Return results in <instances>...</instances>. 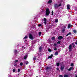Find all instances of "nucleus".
<instances>
[{
    "mask_svg": "<svg viewBox=\"0 0 77 77\" xmlns=\"http://www.w3.org/2000/svg\"><path fill=\"white\" fill-rule=\"evenodd\" d=\"M50 13V9L49 8H47L46 10V15L47 16H48Z\"/></svg>",
    "mask_w": 77,
    "mask_h": 77,
    "instance_id": "obj_1",
    "label": "nucleus"
},
{
    "mask_svg": "<svg viewBox=\"0 0 77 77\" xmlns=\"http://www.w3.org/2000/svg\"><path fill=\"white\" fill-rule=\"evenodd\" d=\"M51 69V67H48L47 66L46 67V70L47 72H50V69Z\"/></svg>",
    "mask_w": 77,
    "mask_h": 77,
    "instance_id": "obj_2",
    "label": "nucleus"
},
{
    "mask_svg": "<svg viewBox=\"0 0 77 77\" xmlns=\"http://www.w3.org/2000/svg\"><path fill=\"white\" fill-rule=\"evenodd\" d=\"M29 38L30 39H31V40H33V36H32V34L31 33L29 34Z\"/></svg>",
    "mask_w": 77,
    "mask_h": 77,
    "instance_id": "obj_3",
    "label": "nucleus"
},
{
    "mask_svg": "<svg viewBox=\"0 0 77 77\" xmlns=\"http://www.w3.org/2000/svg\"><path fill=\"white\" fill-rule=\"evenodd\" d=\"M54 46L55 47V48L54 49V50H57V48H56L57 47V43H54L53 44Z\"/></svg>",
    "mask_w": 77,
    "mask_h": 77,
    "instance_id": "obj_4",
    "label": "nucleus"
},
{
    "mask_svg": "<svg viewBox=\"0 0 77 77\" xmlns=\"http://www.w3.org/2000/svg\"><path fill=\"white\" fill-rule=\"evenodd\" d=\"M54 8H55L56 9H57L59 7L58 5H57V4H55L54 5Z\"/></svg>",
    "mask_w": 77,
    "mask_h": 77,
    "instance_id": "obj_5",
    "label": "nucleus"
},
{
    "mask_svg": "<svg viewBox=\"0 0 77 77\" xmlns=\"http://www.w3.org/2000/svg\"><path fill=\"white\" fill-rule=\"evenodd\" d=\"M14 53L15 55H17V54H18V51H17V50H14Z\"/></svg>",
    "mask_w": 77,
    "mask_h": 77,
    "instance_id": "obj_6",
    "label": "nucleus"
},
{
    "mask_svg": "<svg viewBox=\"0 0 77 77\" xmlns=\"http://www.w3.org/2000/svg\"><path fill=\"white\" fill-rule=\"evenodd\" d=\"M53 54H51V56H49V57H48V59H51V58L53 57Z\"/></svg>",
    "mask_w": 77,
    "mask_h": 77,
    "instance_id": "obj_7",
    "label": "nucleus"
},
{
    "mask_svg": "<svg viewBox=\"0 0 77 77\" xmlns=\"http://www.w3.org/2000/svg\"><path fill=\"white\" fill-rule=\"evenodd\" d=\"M72 25H71V24L69 23L68 24V29H70V27H71Z\"/></svg>",
    "mask_w": 77,
    "mask_h": 77,
    "instance_id": "obj_8",
    "label": "nucleus"
},
{
    "mask_svg": "<svg viewBox=\"0 0 77 77\" xmlns=\"http://www.w3.org/2000/svg\"><path fill=\"white\" fill-rule=\"evenodd\" d=\"M53 2V1L52 0H49L48 2V4H50V3H51Z\"/></svg>",
    "mask_w": 77,
    "mask_h": 77,
    "instance_id": "obj_9",
    "label": "nucleus"
},
{
    "mask_svg": "<svg viewBox=\"0 0 77 77\" xmlns=\"http://www.w3.org/2000/svg\"><path fill=\"white\" fill-rule=\"evenodd\" d=\"M63 37L61 36H60L58 37V39H59V40H61L62 39H63Z\"/></svg>",
    "mask_w": 77,
    "mask_h": 77,
    "instance_id": "obj_10",
    "label": "nucleus"
},
{
    "mask_svg": "<svg viewBox=\"0 0 77 77\" xmlns=\"http://www.w3.org/2000/svg\"><path fill=\"white\" fill-rule=\"evenodd\" d=\"M69 7H70V5H67V9H68L69 10L70 9V8H69Z\"/></svg>",
    "mask_w": 77,
    "mask_h": 77,
    "instance_id": "obj_11",
    "label": "nucleus"
},
{
    "mask_svg": "<svg viewBox=\"0 0 77 77\" xmlns=\"http://www.w3.org/2000/svg\"><path fill=\"white\" fill-rule=\"evenodd\" d=\"M64 68H65V66H63V67L62 66L61 67L60 69H61V71H63V70Z\"/></svg>",
    "mask_w": 77,
    "mask_h": 77,
    "instance_id": "obj_12",
    "label": "nucleus"
},
{
    "mask_svg": "<svg viewBox=\"0 0 77 77\" xmlns=\"http://www.w3.org/2000/svg\"><path fill=\"white\" fill-rule=\"evenodd\" d=\"M73 68V67H71L70 68H69V69H68V70L69 71H70L72 70V69Z\"/></svg>",
    "mask_w": 77,
    "mask_h": 77,
    "instance_id": "obj_13",
    "label": "nucleus"
},
{
    "mask_svg": "<svg viewBox=\"0 0 77 77\" xmlns=\"http://www.w3.org/2000/svg\"><path fill=\"white\" fill-rule=\"evenodd\" d=\"M69 49H71L72 48V45H69Z\"/></svg>",
    "mask_w": 77,
    "mask_h": 77,
    "instance_id": "obj_14",
    "label": "nucleus"
},
{
    "mask_svg": "<svg viewBox=\"0 0 77 77\" xmlns=\"http://www.w3.org/2000/svg\"><path fill=\"white\" fill-rule=\"evenodd\" d=\"M65 31V29H63L62 30H61V32L62 33H64V32Z\"/></svg>",
    "mask_w": 77,
    "mask_h": 77,
    "instance_id": "obj_15",
    "label": "nucleus"
},
{
    "mask_svg": "<svg viewBox=\"0 0 77 77\" xmlns=\"http://www.w3.org/2000/svg\"><path fill=\"white\" fill-rule=\"evenodd\" d=\"M59 53L58 52H56L55 53L54 55L55 56H57V55H58V54Z\"/></svg>",
    "mask_w": 77,
    "mask_h": 77,
    "instance_id": "obj_16",
    "label": "nucleus"
},
{
    "mask_svg": "<svg viewBox=\"0 0 77 77\" xmlns=\"http://www.w3.org/2000/svg\"><path fill=\"white\" fill-rule=\"evenodd\" d=\"M28 36L27 35H25V36L23 38V39H27L28 38Z\"/></svg>",
    "mask_w": 77,
    "mask_h": 77,
    "instance_id": "obj_17",
    "label": "nucleus"
},
{
    "mask_svg": "<svg viewBox=\"0 0 77 77\" xmlns=\"http://www.w3.org/2000/svg\"><path fill=\"white\" fill-rule=\"evenodd\" d=\"M27 55H25L24 56V59L25 60H26V59H27Z\"/></svg>",
    "mask_w": 77,
    "mask_h": 77,
    "instance_id": "obj_18",
    "label": "nucleus"
},
{
    "mask_svg": "<svg viewBox=\"0 0 77 77\" xmlns=\"http://www.w3.org/2000/svg\"><path fill=\"white\" fill-rule=\"evenodd\" d=\"M59 65H60V63H57V66H59Z\"/></svg>",
    "mask_w": 77,
    "mask_h": 77,
    "instance_id": "obj_19",
    "label": "nucleus"
},
{
    "mask_svg": "<svg viewBox=\"0 0 77 77\" xmlns=\"http://www.w3.org/2000/svg\"><path fill=\"white\" fill-rule=\"evenodd\" d=\"M55 21L56 23H58V19H57L55 20Z\"/></svg>",
    "mask_w": 77,
    "mask_h": 77,
    "instance_id": "obj_20",
    "label": "nucleus"
},
{
    "mask_svg": "<svg viewBox=\"0 0 77 77\" xmlns=\"http://www.w3.org/2000/svg\"><path fill=\"white\" fill-rule=\"evenodd\" d=\"M73 32H74V33H77V31L75 30H73Z\"/></svg>",
    "mask_w": 77,
    "mask_h": 77,
    "instance_id": "obj_21",
    "label": "nucleus"
},
{
    "mask_svg": "<svg viewBox=\"0 0 77 77\" xmlns=\"http://www.w3.org/2000/svg\"><path fill=\"white\" fill-rule=\"evenodd\" d=\"M64 77H68V75H64Z\"/></svg>",
    "mask_w": 77,
    "mask_h": 77,
    "instance_id": "obj_22",
    "label": "nucleus"
},
{
    "mask_svg": "<svg viewBox=\"0 0 77 77\" xmlns=\"http://www.w3.org/2000/svg\"><path fill=\"white\" fill-rule=\"evenodd\" d=\"M16 69H13V72H15V71H16Z\"/></svg>",
    "mask_w": 77,
    "mask_h": 77,
    "instance_id": "obj_23",
    "label": "nucleus"
},
{
    "mask_svg": "<svg viewBox=\"0 0 77 77\" xmlns=\"http://www.w3.org/2000/svg\"><path fill=\"white\" fill-rule=\"evenodd\" d=\"M41 33H42V32H39L38 34H39V36H40V35H41Z\"/></svg>",
    "mask_w": 77,
    "mask_h": 77,
    "instance_id": "obj_24",
    "label": "nucleus"
},
{
    "mask_svg": "<svg viewBox=\"0 0 77 77\" xmlns=\"http://www.w3.org/2000/svg\"><path fill=\"white\" fill-rule=\"evenodd\" d=\"M60 42H61V41H58L57 42V44H60Z\"/></svg>",
    "mask_w": 77,
    "mask_h": 77,
    "instance_id": "obj_25",
    "label": "nucleus"
},
{
    "mask_svg": "<svg viewBox=\"0 0 77 77\" xmlns=\"http://www.w3.org/2000/svg\"><path fill=\"white\" fill-rule=\"evenodd\" d=\"M58 7H59V6H62V4L61 3H60L59 4V5H58Z\"/></svg>",
    "mask_w": 77,
    "mask_h": 77,
    "instance_id": "obj_26",
    "label": "nucleus"
},
{
    "mask_svg": "<svg viewBox=\"0 0 77 77\" xmlns=\"http://www.w3.org/2000/svg\"><path fill=\"white\" fill-rule=\"evenodd\" d=\"M43 20L44 21H47V19L45 18H44Z\"/></svg>",
    "mask_w": 77,
    "mask_h": 77,
    "instance_id": "obj_27",
    "label": "nucleus"
},
{
    "mask_svg": "<svg viewBox=\"0 0 77 77\" xmlns=\"http://www.w3.org/2000/svg\"><path fill=\"white\" fill-rule=\"evenodd\" d=\"M48 51H49V52H51V50L50 48H49L48 49Z\"/></svg>",
    "mask_w": 77,
    "mask_h": 77,
    "instance_id": "obj_28",
    "label": "nucleus"
},
{
    "mask_svg": "<svg viewBox=\"0 0 77 77\" xmlns=\"http://www.w3.org/2000/svg\"><path fill=\"white\" fill-rule=\"evenodd\" d=\"M21 71V70L20 69H18L17 72H20V71Z\"/></svg>",
    "mask_w": 77,
    "mask_h": 77,
    "instance_id": "obj_29",
    "label": "nucleus"
},
{
    "mask_svg": "<svg viewBox=\"0 0 77 77\" xmlns=\"http://www.w3.org/2000/svg\"><path fill=\"white\" fill-rule=\"evenodd\" d=\"M52 40H54L55 39V37H52Z\"/></svg>",
    "mask_w": 77,
    "mask_h": 77,
    "instance_id": "obj_30",
    "label": "nucleus"
},
{
    "mask_svg": "<svg viewBox=\"0 0 77 77\" xmlns=\"http://www.w3.org/2000/svg\"><path fill=\"white\" fill-rule=\"evenodd\" d=\"M23 65V63H20V66H22Z\"/></svg>",
    "mask_w": 77,
    "mask_h": 77,
    "instance_id": "obj_31",
    "label": "nucleus"
},
{
    "mask_svg": "<svg viewBox=\"0 0 77 77\" xmlns=\"http://www.w3.org/2000/svg\"><path fill=\"white\" fill-rule=\"evenodd\" d=\"M71 66H74V64L72 63H71Z\"/></svg>",
    "mask_w": 77,
    "mask_h": 77,
    "instance_id": "obj_32",
    "label": "nucleus"
},
{
    "mask_svg": "<svg viewBox=\"0 0 77 77\" xmlns=\"http://www.w3.org/2000/svg\"><path fill=\"white\" fill-rule=\"evenodd\" d=\"M28 63H29V62H28V61H26V64L27 65V64H28Z\"/></svg>",
    "mask_w": 77,
    "mask_h": 77,
    "instance_id": "obj_33",
    "label": "nucleus"
},
{
    "mask_svg": "<svg viewBox=\"0 0 77 77\" xmlns=\"http://www.w3.org/2000/svg\"><path fill=\"white\" fill-rule=\"evenodd\" d=\"M42 26V25H41V24H39L38 25V27H41V26Z\"/></svg>",
    "mask_w": 77,
    "mask_h": 77,
    "instance_id": "obj_34",
    "label": "nucleus"
},
{
    "mask_svg": "<svg viewBox=\"0 0 77 77\" xmlns=\"http://www.w3.org/2000/svg\"><path fill=\"white\" fill-rule=\"evenodd\" d=\"M54 13V12H53V11H52V14L51 15H53V13Z\"/></svg>",
    "mask_w": 77,
    "mask_h": 77,
    "instance_id": "obj_35",
    "label": "nucleus"
},
{
    "mask_svg": "<svg viewBox=\"0 0 77 77\" xmlns=\"http://www.w3.org/2000/svg\"><path fill=\"white\" fill-rule=\"evenodd\" d=\"M36 59V57H35L34 58H33V60H34Z\"/></svg>",
    "mask_w": 77,
    "mask_h": 77,
    "instance_id": "obj_36",
    "label": "nucleus"
},
{
    "mask_svg": "<svg viewBox=\"0 0 77 77\" xmlns=\"http://www.w3.org/2000/svg\"><path fill=\"white\" fill-rule=\"evenodd\" d=\"M56 69L57 70V71H59V69L58 67H57L56 68Z\"/></svg>",
    "mask_w": 77,
    "mask_h": 77,
    "instance_id": "obj_37",
    "label": "nucleus"
},
{
    "mask_svg": "<svg viewBox=\"0 0 77 77\" xmlns=\"http://www.w3.org/2000/svg\"><path fill=\"white\" fill-rule=\"evenodd\" d=\"M68 34L69 35H71V32H69Z\"/></svg>",
    "mask_w": 77,
    "mask_h": 77,
    "instance_id": "obj_38",
    "label": "nucleus"
},
{
    "mask_svg": "<svg viewBox=\"0 0 77 77\" xmlns=\"http://www.w3.org/2000/svg\"><path fill=\"white\" fill-rule=\"evenodd\" d=\"M59 77H63V76L62 75H60L59 76Z\"/></svg>",
    "mask_w": 77,
    "mask_h": 77,
    "instance_id": "obj_39",
    "label": "nucleus"
},
{
    "mask_svg": "<svg viewBox=\"0 0 77 77\" xmlns=\"http://www.w3.org/2000/svg\"><path fill=\"white\" fill-rule=\"evenodd\" d=\"M66 27L65 26H63V28H64V29H66Z\"/></svg>",
    "mask_w": 77,
    "mask_h": 77,
    "instance_id": "obj_40",
    "label": "nucleus"
},
{
    "mask_svg": "<svg viewBox=\"0 0 77 77\" xmlns=\"http://www.w3.org/2000/svg\"><path fill=\"white\" fill-rule=\"evenodd\" d=\"M18 62V60H16L15 61V62Z\"/></svg>",
    "mask_w": 77,
    "mask_h": 77,
    "instance_id": "obj_41",
    "label": "nucleus"
},
{
    "mask_svg": "<svg viewBox=\"0 0 77 77\" xmlns=\"http://www.w3.org/2000/svg\"><path fill=\"white\" fill-rule=\"evenodd\" d=\"M42 47H40L39 48V50H42Z\"/></svg>",
    "mask_w": 77,
    "mask_h": 77,
    "instance_id": "obj_42",
    "label": "nucleus"
},
{
    "mask_svg": "<svg viewBox=\"0 0 77 77\" xmlns=\"http://www.w3.org/2000/svg\"><path fill=\"white\" fill-rule=\"evenodd\" d=\"M27 41L26 40H25V41H24V42H25V43H26V42H27Z\"/></svg>",
    "mask_w": 77,
    "mask_h": 77,
    "instance_id": "obj_43",
    "label": "nucleus"
},
{
    "mask_svg": "<svg viewBox=\"0 0 77 77\" xmlns=\"http://www.w3.org/2000/svg\"><path fill=\"white\" fill-rule=\"evenodd\" d=\"M72 51V50H71V49H69V52H71Z\"/></svg>",
    "mask_w": 77,
    "mask_h": 77,
    "instance_id": "obj_44",
    "label": "nucleus"
},
{
    "mask_svg": "<svg viewBox=\"0 0 77 77\" xmlns=\"http://www.w3.org/2000/svg\"><path fill=\"white\" fill-rule=\"evenodd\" d=\"M14 65V66H17V64H15V65Z\"/></svg>",
    "mask_w": 77,
    "mask_h": 77,
    "instance_id": "obj_45",
    "label": "nucleus"
},
{
    "mask_svg": "<svg viewBox=\"0 0 77 77\" xmlns=\"http://www.w3.org/2000/svg\"><path fill=\"white\" fill-rule=\"evenodd\" d=\"M44 23H45V24H46V21H44Z\"/></svg>",
    "mask_w": 77,
    "mask_h": 77,
    "instance_id": "obj_46",
    "label": "nucleus"
},
{
    "mask_svg": "<svg viewBox=\"0 0 77 77\" xmlns=\"http://www.w3.org/2000/svg\"><path fill=\"white\" fill-rule=\"evenodd\" d=\"M73 47H74V48H75V45H73L72 46Z\"/></svg>",
    "mask_w": 77,
    "mask_h": 77,
    "instance_id": "obj_47",
    "label": "nucleus"
},
{
    "mask_svg": "<svg viewBox=\"0 0 77 77\" xmlns=\"http://www.w3.org/2000/svg\"><path fill=\"white\" fill-rule=\"evenodd\" d=\"M39 51H40V52H41V49H39Z\"/></svg>",
    "mask_w": 77,
    "mask_h": 77,
    "instance_id": "obj_48",
    "label": "nucleus"
},
{
    "mask_svg": "<svg viewBox=\"0 0 77 77\" xmlns=\"http://www.w3.org/2000/svg\"><path fill=\"white\" fill-rule=\"evenodd\" d=\"M74 43H72V45H74Z\"/></svg>",
    "mask_w": 77,
    "mask_h": 77,
    "instance_id": "obj_49",
    "label": "nucleus"
},
{
    "mask_svg": "<svg viewBox=\"0 0 77 77\" xmlns=\"http://www.w3.org/2000/svg\"><path fill=\"white\" fill-rule=\"evenodd\" d=\"M68 34H67L66 35V36H68Z\"/></svg>",
    "mask_w": 77,
    "mask_h": 77,
    "instance_id": "obj_50",
    "label": "nucleus"
},
{
    "mask_svg": "<svg viewBox=\"0 0 77 77\" xmlns=\"http://www.w3.org/2000/svg\"><path fill=\"white\" fill-rule=\"evenodd\" d=\"M75 77H77V75H76Z\"/></svg>",
    "mask_w": 77,
    "mask_h": 77,
    "instance_id": "obj_51",
    "label": "nucleus"
},
{
    "mask_svg": "<svg viewBox=\"0 0 77 77\" xmlns=\"http://www.w3.org/2000/svg\"><path fill=\"white\" fill-rule=\"evenodd\" d=\"M22 48H23V46H22Z\"/></svg>",
    "mask_w": 77,
    "mask_h": 77,
    "instance_id": "obj_52",
    "label": "nucleus"
},
{
    "mask_svg": "<svg viewBox=\"0 0 77 77\" xmlns=\"http://www.w3.org/2000/svg\"><path fill=\"white\" fill-rule=\"evenodd\" d=\"M34 41H35V40H34Z\"/></svg>",
    "mask_w": 77,
    "mask_h": 77,
    "instance_id": "obj_53",
    "label": "nucleus"
},
{
    "mask_svg": "<svg viewBox=\"0 0 77 77\" xmlns=\"http://www.w3.org/2000/svg\"><path fill=\"white\" fill-rule=\"evenodd\" d=\"M46 77H47L46 76Z\"/></svg>",
    "mask_w": 77,
    "mask_h": 77,
    "instance_id": "obj_54",
    "label": "nucleus"
}]
</instances>
